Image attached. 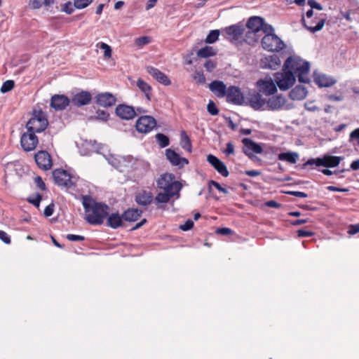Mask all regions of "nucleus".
<instances>
[{
  "mask_svg": "<svg viewBox=\"0 0 359 359\" xmlns=\"http://www.w3.org/2000/svg\"><path fill=\"white\" fill-rule=\"evenodd\" d=\"M309 63L297 57L290 56L285 62L283 72L275 74V81L281 90H287L296 81V76L300 83H309L307 75L309 72Z\"/></svg>",
  "mask_w": 359,
  "mask_h": 359,
  "instance_id": "nucleus-1",
  "label": "nucleus"
},
{
  "mask_svg": "<svg viewBox=\"0 0 359 359\" xmlns=\"http://www.w3.org/2000/svg\"><path fill=\"white\" fill-rule=\"evenodd\" d=\"M82 204L86 212L85 219L88 224L99 225L103 223L109 210L107 205L97 203L87 195L82 196Z\"/></svg>",
  "mask_w": 359,
  "mask_h": 359,
  "instance_id": "nucleus-2",
  "label": "nucleus"
},
{
  "mask_svg": "<svg viewBox=\"0 0 359 359\" xmlns=\"http://www.w3.org/2000/svg\"><path fill=\"white\" fill-rule=\"evenodd\" d=\"M48 126L46 114L41 109H34L32 118L26 124V129L29 132L37 133L44 131Z\"/></svg>",
  "mask_w": 359,
  "mask_h": 359,
  "instance_id": "nucleus-3",
  "label": "nucleus"
},
{
  "mask_svg": "<svg viewBox=\"0 0 359 359\" xmlns=\"http://www.w3.org/2000/svg\"><path fill=\"white\" fill-rule=\"evenodd\" d=\"M157 188L164 191L173 192L179 194L182 189L180 182L175 180V177L172 173H163L160 175L156 181Z\"/></svg>",
  "mask_w": 359,
  "mask_h": 359,
  "instance_id": "nucleus-4",
  "label": "nucleus"
},
{
  "mask_svg": "<svg viewBox=\"0 0 359 359\" xmlns=\"http://www.w3.org/2000/svg\"><path fill=\"white\" fill-rule=\"evenodd\" d=\"M342 158L337 156L324 155L322 158H310L304 163V166L316 165L325 168H335L338 166Z\"/></svg>",
  "mask_w": 359,
  "mask_h": 359,
  "instance_id": "nucleus-5",
  "label": "nucleus"
},
{
  "mask_svg": "<svg viewBox=\"0 0 359 359\" xmlns=\"http://www.w3.org/2000/svg\"><path fill=\"white\" fill-rule=\"evenodd\" d=\"M262 48L269 52H279L285 45L283 41L276 34H266L262 39Z\"/></svg>",
  "mask_w": 359,
  "mask_h": 359,
  "instance_id": "nucleus-6",
  "label": "nucleus"
},
{
  "mask_svg": "<svg viewBox=\"0 0 359 359\" xmlns=\"http://www.w3.org/2000/svg\"><path fill=\"white\" fill-rule=\"evenodd\" d=\"M53 177L58 186L67 188L72 187L74 182L70 174L63 169H56L53 171Z\"/></svg>",
  "mask_w": 359,
  "mask_h": 359,
  "instance_id": "nucleus-7",
  "label": "nucleus"
},
{
  "mask_svg": "<svg viewBox=\"0 0 359 359\" xmlns=\"http://www.w3.org/2000/svg\"><path fill=\"white\" fill-rule=\"evenodd\" d=\"M39 144V139L34 132L24 133L20 137V144L25 151H34Z\"/></svg>",
  "mask_w": 359,
  "mask_h": 359,
  "instance_id": "nucleus-8",
  "label": "nucleus"
},
{
  "mask_svg": "<svg viewBox=\"0 0 359 359\" xmlns=\"http://www.w3.org/2000/svg\"><path fill=\"white\" fill-rule=\"evenodd\" d=\"M156 126L154 118L150 116H140L136 121V130L142 133H149Z\"/></svg>",
  "mask_w": 359,
  "mask_h": 359,
  "instance_id": "nucleus-9",
  "label": "nucleus"
},
{
  "mask_svg": "<svg viewBox=\"0 0 359 359\" xmlns=\"http://www.w3.org/2000/svg\"><path fill=\"white\" fill-rule=\"evenodd\" d=\"M257 86L259 92L265 95H273L277 92V84L271 78L259 79Z\"/></svg>",
  "mask_w": 359,
  "mask_h": 359,
  "instance_id": "nucleus-10",
  "label": "nucleus"
},
{
  "mask_svg": "<svg viewBox=\"0 0 359 359\" xmlns=\"http://www.w3.org/2000/svg\"><path fill=\"white\" fill-rule=\"evenodd\" d=\"M225 96L227 102L233 104L241 105L245 102L244 95L237 86H231L229 87Z\"/></svg>",
  "mask_w": 359,
  "mask_h": 359,
  "instance_id": "nucleus-11",
  "label": "nucleus"
},
{
  "mask_svg": "<svg viewBox=\"0 0 359 359\" xmlns=\"http://www.w3.org/2000/svg\"><path fill=\"white\" fill-rule=\"evenodd\" d=\"M243 144V151L250 159L255 157L254 154H262V147L250 138H244L242 140Z\"/></svg>",
  "mask_w": 359,
  "mask_h": 359,
  "instance_id": "nucleus-12",
  "label": "nucleus"
},
{
  "mask_svg": "<svg viewBox=\"0 0 359 359\" xmlns=\"http://www.w3.org/2000/svg\"><path fill=\"white\" fill-rule=\"evenodd\" d=\"M34 159L39 168L43 170H50L53 165L51 156L46 151L37 152L34 155Z\"/></svg>",
  "mask_w": 359,
  "mask_h": 359,
  "instance_id": "nucleus-13",
  "label": "nucleus"
},
{
  "mask_svg": "<svg viewBox=\"0 0 359 359\" xmlns=\"http://www.w3.org/2000/svg\"><path fill=\"white\" fill-rule=\"evenodd\" d=\"M165 156L169 162L175 166L182 168L184 165L189 164V160L186 158L181 157L180 154L171 149L165 150Z\"/></svg>",
  "mask_w": 359,
  "mask_h": 359,
  "instance_id": "nucleus-14",
  "label": "nucleus"
},
{
  "mask_svg": "<svg viewBox=\"0 0 359 359\" xmlns=\"http://www.w3.org/2000/svg\"><path fill=\"white\" fill-rule=\"evenodd\" d=\"M248 103L255 110H260L266 104V99L262 97L260 93L253 91L248 94Z\"/></svg>",
  "mask_w": 359,
  "mask_h": 359,
  "instance_id": "nucleus-15",
  "label": "nucleus"
},
{
  "mask_svg": "<svg viewBox=\"0 0 359 359\" xmlns=\"http://www.w3.org/2000/svg\"><path fill=\"white\" fill-rule=\"evenodd\" d=\"M207 161L223 177H228L229 172L223 161L212 154L207 156Z\"/></svg>",
  "mask_w": 359,
  "mask_h": 359,
  "instance_id": "nucleus-16",
  "label": "nucleus"
},
{
  "mask_svg": "<svg viewBox=\"0 0 359 359\" xmlns=\"http://www.w3.org/2000/svg\"><path fill=\"white\" fill-rule=\"evenodd\" d=\"M115 111L118 116L126 120L133 119L137 115L134 108L126 104H118Z\"/></svg>",
  "mask_w": 359,
  "mask_h": 359,
  "instance_id": "nucleus-17",
  "label": "nucleus"
},
{
  "mask_svg": "<svg viewBox=\"0 0 359 359\" xmlns=\"http://www.w3.org/2000/svg\"><path fill=\"white\" fill-rule=\"evenodd\" d=\"M226 38L231 42L238 40L243 34L244 29L241 25H233L224 29Z\"/></svg>",
  "mask_w": 359,
  "mask_h": 359,
  "instance_id": "nucleus-18",
  "label": "nucleus"
},
{
  "mask_svg": "<svg viewBox=\"0 0 359 359\" xmlns=\"http://www.w3.org/2000/svg\"><path fill=\"white\" fill-rule=\"evenodd\" d=\"M281 61L277 55L266 56L261 60V67L264 69H277L280 67Z\"/></svg>",
  "mask_w": 359,
  "mask_h": 359,
  "instance_id": "nucleus-19",
  "label": "nucleus"
},
{
  "mask_svg": "<svg viewBox=\"0 0 359 359\" xmlns=\"http://www.w3.org/2000/svg\"><path fill=\"white\" fill-rule=\"evenodd\" d=\"M286 99L282 95H272L269 100H266V104L268 108L272 111L280 110L285 104Z\"/></svg>",
  "mask_w": 359,
  "mask_h": 359,
  "instance_id": "nucleus-20",
  "label": "nucleus"
},
{
  "mask_svg": "<svg viewBox=\"0 0 359 359\" xmlns=\"http://www.w3.org/2000/svg\"><path fill=\"white\" fill-rule=\"evenodd\" d=\"M96 102L97 104L107 108L115 105L116 98L110 93H102L96 96Z\"/></svg>",
  "mask_w": 359,
  "mask_h": 359,
  "instance_id": "nucleus-21",
  "label": "nucleus"
},
{
  "mask_svg": "<svg viewBox=\"0 0 359 359\" xmlns=\"http://www.w3.org/2000/svg\"><path fill=\"white\" fill-rule=\"evenodd\" d=\"M69 104V98L64 95H54L50 100V107L55 110H63Z\"/></svg>",
  "mask_w": 359,
  "mask_h": 359,
  "instance_id": "nucleus-22",
  "label": "nucleus"
},
{
  "mask_svg": "<svg viewBox=\"0 0 359 359\" xmlns=\"http://www.w3.org/2000/svg\"><path fill=\"white\" fill-rule=\"evenodd\" d=\"M92 96L89 92L81 91L76 93L72 99V103L76 107H81L89 104L91 101Z\"/></svg>",
  "mask_w": 359,
  "mask_h": 359,
  "instance_id": "nucleus-23",
  "label": "nucleus"
},
{
  "mask_svg": "<svg viewBox=\"0 0 359 359\" xmlns=\"http://www.w3.org/2000/svg\"><path fill=\"white\" fill-rule=\"evenodd\" d=\"M147 71L151 76H152L161 84L164 86H170L171 84V81L168 77L157 68L154 67H147Z\"/></svg>",
  "mask_w": 359,
  "mask_h": 359,
  "instance_id": "nucleus-24",
  "label": "nucleus"
},
{
  "mask_svg": "<svg viewBox=\"0 0 359 359\" xmlns=\"http://www.w3.org/2000/svg\"><path fill=\"white\" fill-rule=\"evenodd\" d=\"M210 90L213 92L218 97H224L227 89L226 85L221 81H213L209 84Z\"/></svg>",
  "mask_w": 359,
  "mask_h": 359,
  "instance_id": "nucleus-25",
  "label": "nucleus"
},
{
  "mask_svg": "<svg viewBox=\"0 0 359 359\" xmlns=\"http://www.w3.org/2000/svg\"><path fill=\"white\" fill-rule=\"evenodd\" d=\"M154 199L153 194L151 191L143 190L135 196V202L142 206H147L151 203Z\"/></svg>",
  "mask_w": 359,
  "mask_h": 359,
  "instance_id": "nucleus-26",
  "label": "nucleus"
},
{
  "mask_svg": "<svg viewBox=\"0 0 359 359\" xmlns=\"http://www.w3.org/2000/svg\"><path fill=\"white\" fill-rule=\"evenodd\" d=\"M263 27V18L258 16L251 17L248 22L247 27L252 31V33L256 34L261 31Z\"/></svg>",
  "mask_w": 359,
  "mask_h": 359,
  "instance_id": "nucleus-27",
  "label": "nucleus"
},
{
  "mask_svg": "<svg viewBox=\"0 0 359 359\" xmlns=\"http://www.w3.org/2000/svg\"><path fill=\"white\" fill-rule=\"evenodd\" d=\"M314 81L319 87H330L336 83L335 79L325 74L316 75Z\"/></svg>",
  "mask_w": 359,
  "mask_h": 359,
  "instance_id": "nucleus-28",
  "label": "nucleus"
},
{
  "mask_svg": "<svg viewBox=\"0 0 359 359\" xmlns=\"http://www.w3.org/2000/svg\"><path fill=\"white\" fill-rule=\"evenodd\" d=\"M306 95L307 90L306 88L298 85L290 92L289 96L293 100H301L304 99Z\"/></svg>",
  "mask_w": 359,
  "mask_h": 359,
  "instance_id": "nucleus-29",
  "label": "nucleus"
},
{
  "mask_svg": "<svg viewBox=\"0 0 359 359\" xmlns=\"http://www.w3.org/2000/svg\"><path fill=\"white\" fill-rule=\"evenodd\" d=\"M142 213V211L137 208H129L122 215L125 221L135 222L141 217Z\"/></svg>",
  "mask_w": 359,
  "mask_h": 359,
  "instance_id": "nucleus-30",
  "label": "nucleus"
},
{
  "mask_svg": "<svg viewBox=\"0 0 359 359\" xmlns=\"http://www.w3.org/2000/svg\"><path fill=\"white\" fill-rule=\"evenodd\" d=\"M123 215L118 213L111 214L107 219V225L112 229H117L123 224Z\"/></svg>",
  "mask_w": 359,
  "mask_h": 359,
  "instance_id": "nucleus-31",
  "label": "nucleus"
},
{
  "mask_svg": "<svg viewBox=\"0 0 359 359\" xmlns=\"http://www.w3.org/2000/svg\"><path fill=\"white\" fill-rule=\"evenodd\" d=\"M137 86L139 89L144 93L147 99L150 101L151 99V87L147 82H145L141 78H139L137 81Z\"/></svg>",
  "mask_w": 359,
  "mask_h": 359,
  "instance_id": "nucleus-32",
  "label": "nucleus"
},
{
  "mask_svg": "<svg viewBox=\"0 0 359 359\" xmlns=\"http://www.w3.org/2000/svg\"><path fill=\"white\" fill-rule=\"evenodd\" d=\"M278 158L280 161H287L290 163L294 164L297 161L298 154L291 151L283 152L278 154Z\"/></svg>",
  "mask_w": 359,
  "mask_h": 359,
  "instance_id": "nucleus-33",
  "label": "nucleus"
},
{
  "mask_svg": "<svg viewBox=\"0 0 359 359\" xmlns=\"http://www.w3.org/2000/svg\"><path fill=\"white\" fill-rule=\"evenodd\" d=\"M180 145L188 152H191L192 145L191 140L184 130H182L180 133Z\"/></svg>",
  "mask_w": 359,
  "mask_h": 359,
  "instance_id": "nucleus-34",
  "label": "nucleus"
},
{
  "mask_svg": "<svg viewBox=\"0 0 359 359\" xmlns=\"http://www.w3.org/2000/svg\"><path fill=\"white\" fill-rule=\"evenodd\" d=\"M175 195L178 194L170 191H164L163 193L160 192L155 197V201L157 203H166L172 197L175 196Z\"/></svg>",
  "mask_w": 359,
  "mask_h": 359,
  "instance_id": "nucleus-35",
  "label": "nucleus"
},
{
  "mask_svg": "<svg viewBox=\"0 0 359 359\" xmlns=\"http://www.w3.org/2000/svg\"><path fill=\"white\" fill-rule=\"evenodd\" d=\"M216 55V51L211 46H205L199 49L197 55L199 57L206 58Z\"/></svg>",
  "mask_w": 359,
  "mask_h": 359,
  "instance_id": "nucleus-36",
  "label": "nucleus"
},
{
  "mask_svg": "<svg viewBox=\"0 0 359 359\" xmlns=\"http://www.w3.org/2000/svg\"><path fill=\"white\" fill-rule=\"evenodd\" d=\"M325 19L323 18V19H321L317 24L316 26H309L306 24V22L304 20V19L303 18L302 19V21H303V24H304V26L305 27V28L308 30H309L312 33H314L316 32H318V31H320L323 29V27H324V25H325Z\"/></svg>",
  "mask_w": 359,
  "mask_h": 359,
  "instance_id": "nucleus-37",
  "label": "nucleus"
},
{
  "mask_svg": "<svg viewBox=\"0 0 359 359\" xmlns=\"http://www.w3.org/2000/svg\"><path fill=\"white\" fill-rule=\"evenodd\" d=\"M219 36V30H218V29L211 30L209 32V34H208V36H206V38L205 39V42L206 43H213L218 39Z\"/></svg>",
  "mask_w": 359,
  "mask_h": 359,
  "instance_id": "nucleus-38",
  "label": "nucleus"
},
{
  "mask_svg": "<svg viewBox=\"0 0 359 359\" xmlns=\"http://www.w3.org/2000/svg\"><path fill=\"white\" fill-rule=\"evenodd\" d=\"M156 139L161 148H164L169 145V138L163 133L156 134Z\"/></svg>",
  "mask_w": 359,
  "mask_h": 359,
  "instance_id": "nucleus-39",
  "label": "nucleus"
},
{
  "mask_svg": "<svg viewBox=\"0 0 359 359\" xmlns=\"http://www.w3.org/2000/svg\"><path fill=\"white\" fill-rule=\"evenodd\" d=\"M97 46L104 50V57L105 58H110L111 57L112 50L108 44L104 42H100L97 44Z\"/></svg>",
  "mask_w": 359,
  "mask_h": 359,
  "instance_id": "nucleus-40",
  "label": "nucleus"
},
{
  "mask_svg": "<svg viewBox=\"0 0 359 359\" xmlns=\"http://www.w3.org/2000/svg\"><path fill=\"white\" fill-rule=\"evenodd\" d=\"M14 86L15 83L13 80H7L3 83L0 90L2 93H5L11 90L14 88Z\"/></svg>",
  "mask_w": 359,
  "mask_h": 359,
  "instance_id": "nucleus-41",
  "label": "nucleus"
},
{
  "mask_svg": "<svg viewBox=\"0 0 359 359\" xmlns=\"http://www.w3.org/2000/svg\"><path fill=\"white\" fill-rule=\"evenodd\" d=\"M42 199V196L40 194H36L27 198V201L34 205L35 207H39L40 202Z\"/></svg>",
  "mask_w": 359,
  "mask_h": 359,
  "instance_id": "nucleus-42",
  "label": "nucleus"
},
{
  "mask_svg": "<svg viewBox=\"0 0 359 359\" xmlns=\"http://www.w3.org/2000/svg\"><path fill=\"white\" fill-rule=\"evenodd\" d=\"M93 0H74V5L78 9L86 8L91 4Z\"/></svg>",
  "mask_w": 359,
  "mask_h": 359,
  "instance_id": "nucleus-43",
  "label": "nucleus"
},
{
  "mask_svg": "<svg viewBox=\"0 0 359 359\" xmlns=\"http://www.w3.org/2000/svg\"><path fill=\"white\" fill-rule=\"evenodd\" d=\"M207 110L208 113L212 116H216L219 114V109L212 100L209 101L207 105Z\"/></svg>",
  "mask_w": 359,
  "mask_h": 359,
  "instance_id": "nucleus-44",
  "label": "nucleus"
},
{
  "mask_svg": "<svg viewBox=\"0 0 359 359\" xmlns=\"http://www.w3.org/2000/svg\"><path fill=\"white\" fill-rule=\"evenodd\" d=\"M193 79L198 84H203L205 83L206 81L203 73L201 72H196L193 75Z\"/></svg>",
  "mask_w": 359,
  "mask_h": 359,
  "instance_id": "nucleus-45",
  "label": "nucleus"
},
{
  "mask_svg": "<svg viewBox=\"0 0 359 359\" xmlns=\"http://www.w3.org/2000/svg\"><path fill=\"white\" fill-rule=\"evenodd\" d=\"M208 185H209V187L214 186L219 191L222 192L225 194L229 193V191H227L226 189L222 187L219 183H218L214 180H210L208 182Z\"/></svg>",
  "mask_w": 359,
  "mask_h": 359,
  "instance_id": "nucleus-46",
  "label": "nucleus"
},
{
  "mask_svg": "<svg viewBox=\"0 0 359 359\" xmlns=\"http://www.w3.org/2000/svg\"><path fill=\"white\" fill-rule=\"evenodd\" d=\"M261 30L266 34H274V29L273 27L269 24H266L263 20V27H262Z\"/></svg>",
  "mask_w": 359,
  "mask_h": 359,
  "instance_id": "nucleus-47",
  "label": "nucleus"
},
{
  "mask_svg": "<svg viewBox=\"0 0 359 359\" xmlns=\"http://www.w3.org/2000/svg\"><path fill=\"white\" fill-rule=\"evenodd\" d=\"M150 42V38L149 36H141L135 40V44L138 46H144Z\"/></svg>",
  "mask_w": 359,
  "mask_h": 359,
  "instance_id": "nucleus-48",
  "label": "nucleus"
},
{
  "mask_svg": "<svg viewBox=\"0 0 359 359\" xmlns=\"http://www.w3.org/2000/svg\"><path fill=\"white\" fill-rule=\"evenodd\" d=\"M67 239L69 241H83L85 240V237L80 235H74V234H67L66 236Z\"/></svg>",
  "mask_w": 359,
  "mask_h": 359,
  "instance_id": "nucleus-49",
  "label": "nucleus"
},
{
  "mask_svg": "<svg viewBox=\"0 0 359 359\" xmlns=\"http://www.w3.org/2000/svg\"><path fill=\"white\" fill-rule=\"evenodd\" d=\"M34 182H35L36 187L38 188H39L41 190H42V191L46 190V184L41 177H39V176L36 177L34 178Z\"/></svg>",
  "mask_w": 359,
  "mask_h": 359,
  "instance_id": "nucleus-50",
  "label": "nucleus"
},
{
  "mask_svg": "<svg viewBox=\"0 0 359 359\" xmlns=\"http://www.w3.org/2000/svg\"><path fill=\"white\" fill-rule=\"evenodd\" d=\"M0 239L6 244H10L11 242L10 236L2 230H0Z\"/></svg>",
  "mask_w": 359,
  "mask_h": 359,
  "instance_id": "nucleus-51",
  "label": "nucleus"
},
{
  "mask_svg": "<svg viewBox=\"0 0 359 359\" xmlns=\"http://www.w3.org/2000/svg\"><path fill=\"white\" fill-rule=\"evenodd\" d=\"M204 67L208 72H211L216 67V63L211 60H208L204 64Z\"/></svg>",
  "mask_w": 359,
  "mask_h": 359,
  "instance_id": "nucleus-52",
  "label": "nucleus"
},
{
  "mask_svg": "<svg viewBox=\"0 0 359 359\" xmlns=\"http://www.w3.org/2000/svg\"><path fill=\"white\" fill-rule=\"evenodd\" d=\"M54 206L53 203H50L45 208L43 214L46 217H50L53 214Z\"/></svg>",
  "mask_w": 359,
  "mask_h": 359,
  "instance_id": "nucleus-53",
  "label": "nucleus"
},
{
  "mask_svg": "<svg viewBox=\"0 0 359 359\" xmlns=\"http://www.w3.org/2000/svg\"><path fill=\"white\" fill-rule=\"evenodd\" d=\"M194 226V222L191 219H188L186 222L180 226V229L182 231H189Z\"/></svg>",
  "mask_w": 359,
  "mask_h": 359,
  "instance_id": "nucleus-54",
  "label": "nucleus"
},
{
  "mask_svg": "<svg viewBox=\"0 0 359 359\" xmlns=\"http://www.w3.org/2000/svg\"><path fill=\"white\" fill-rule=\"evenodd\" d=\"M288 195L299 197V198H306L308 197L307 194L302 191H290L285 192Z\"/></svg>",
  "mask_w": 359,
  "mask_h": 359,
  "instance_id": "nucleus-55",
  "label": "nucleus"
},
{
  "mask_svg": "<svg viewBox=\"0 0 359 359\" xmlns=\"http://www.w3.org/2000/svg\"><path fill=\"white\" fill-rule=\"evenodd\" d=\"M298 237H310L312 236L314 233L310 231H306L304 229H299L297 231Z\"/></svg>",
  "mask_w": 359,
  "mask_h": 359,
  "instance_id": "nucleus-56",
  "label": "nucleus"
},
{
  "mask_svg": "<svg viewBox=\"0 0 359 359\" xmlns=\"http://www.w3.org/2000/svg\"><path fill=\"white\" fill-rule=\"evenodd\" d=\"M216 233L221 235L227 236L231 235L233 233V231L229 228L224 227L217 229Z\"/></svg>",
  "mask_w": 359,
  "mask_h": 359,
  "instance_id": "nucleus-57",
  "label": "nucleus"
},
{
  "mask_svg": "<svg viewBox=\"0 0 359 359\" xmlns=\"http://www.w3.org/2000/svg\"><path fill=\"white\" fill-rule=\"evenodd\" d=\"M226 156H229L234 154V146L232 142H229L226 143V147L224 151Z\"/></svg>",
  "mask_w": 359,
  "mask_h": 359,
  "instance_id": "nucleus-58",
  "label": "nucleus"
},
{
  "mask_svg": "<svg viewBox=\"0 0 359 359\" xmlns=\"http://www.w3.org/2000/svg\"><path fill=\"white\" fill-rule=\"evenodd\" d=\"M308 4L310 6L311 8H312V9L315 8L318 11L323 10V6L319 3L316 1L315 0H309Z\"/></svg>",
  "mask_w": 359,
  "mask_h": 359,
  "instance_id": "nucleus-59",
  "label": "nucleus"
},
{
  "mask_svg": "<svg viewBox=\"0 0 359 359\" xmlns=\"http://www.w3.org/2000/svg\"><path fill=\"white\" fill-rule=\"evenodd\" d=\"M341 15H342L343 18H344L348 22H352L353 21V18L351 17V14L352 13H354V12L353 11H341L340 12Z\"/></svg>",
  "mask_w": 359,
  "mask_h": 359,
  "instance_id": "nucleus-60",
  "label": "nucleus"
},
{
  "mask_svg": "<svg viewBox=\"0 0 359 359\" xmlns=\"http://www.w3.org/2000/svg\"><path fill=\"white\" fill-rule=\"evenodd\" d=\"M359 232V223L357 224H351L348 228V233L349 234H355Z\"/></svg>",
  "mask_w": 359,
  "mask_h": 359,
  "instance_id": "nucleus-61",
  "label": "nucleus"
},
{
  "mask_svg": "<svg viewBox=\"0 0 359 359\" xmlns=\"http://www.w3.org/2000/svg\"><path fill=\"white\" fill-rule=\"evenodd\" d=\"M245 174L250 177H257L261 175L262 172L255 170H247L245 171Z\"/></svg>",
  "mask_w": 359,
  "mask_h": 359,
  "instance_id": "nucleus-62",
  "label": "nucleus"
},
{
  "mask_svg": "<svg viewBox=\"0 0 359 359\" xmlns=\"http://www.w3.org/2000/svg\"><path fill=\"white\" fill-rule=\"evenodd\" d=\"M350 138L353 140H356L358 141L357 144L359 146V128L355 129L351 133Z\"/></svg>",
  "mask_w": 359,
  "mask_h": 359,
  "instance_id": "nucleus-63",
  "label": "nucleus"
},
{
  "mask_svg": "<svg viewBox=\"0 0 359 359\" xmlns=\"http://www.w3.org/2000/svg\"><path fill=\"white\" fill-rule=\"evenodd\" d=\"M29 4L34 9L39 8L42 5L40 0H30Z\"/></svg>",
  "mask_w": 359,
  "mask_h": 359,
  "instance_id": "nucleus-64",
  "label": "nucleus"
}]
</instances>
